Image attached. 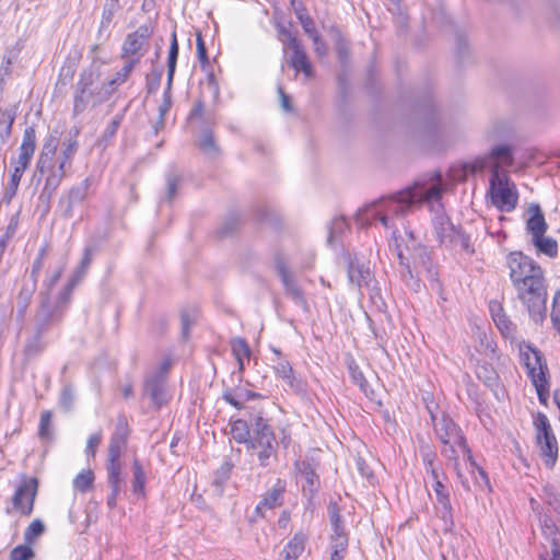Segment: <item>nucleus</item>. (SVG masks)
<instances>
[{
    "mask_svg": "<svg viewBox=\"0 0 560 560\" xmlns=\"http://www.w3.org/2000/svg\"><path fill=\"white\" fill-rule=\"evenodd\" d=\"M144 393L154 405L161 406L165 401L164 377L161 374L149 376L144 382Z\"/></svg>",
    "mask_w": 560,
    "mask_h": 560,
    "instance_id": "28",
    "label": "nucleus"
},
{
    "mask_svg": "<svg viewBox=\"0 0 560 560\" xmlns=\"http://www.w3.org/2000/svg\"><path fill=\"white\" fill-rule=\"evenodd\" d=\"M349 373L353 384L358 385L364 394H368V381L355 363L349 364Z\"/></svg>",
    "mask_w": 560,
    "mask_h": 560,
    "instance_id": "51",
    "label": "nucleus"
},
{
    "mask_svg": "<svg viewBox=\"0 0 560 560\" xmlns=\"http://www.w3.org/2000/svg\"><path fill=\"white\" fill-rule=\"evenodd\" d=\"M278 446L279 442L271 425L265 418L257 417L247 450L257 457L260 467H269L277 459Z\"/></svg>",
    "mask_w": 560,
    "mask_h": 560,
    "instance_id": "6",
    "label": "nucleus"
},
{
    "mask_svg": "<svg viewBox=\"0 0 560 560\" xmlns=\"http://www.w3.org/2000/svg\"><path fill=\"white\" fill-rule=\"evenodd\" d=\"M178 50H179V47H178L177 36H176V33L173 32L170 50H168V57H167V82H166V88L163 93V102L159 106V116H160L161 124H163L164 116L170 110L171 105H172L171 89H172V83H173V79H174V74H175L176 62H177V58H178Z\"/></svg>",
    "mask_w": 560,
    "mask_h": 560,
    "instance_id": "15",
    "label": "nucleus"
},
{
    "mask_svg": "<svg viewBox=\"0 0 560 560\" xmlns=\"http://www.w3.org/2000/svg\"><path fill=\"white\" fill-rule=\"evenodd\" d=\"M298 18L300 20V23L304 30V32L308 35V37L314 42V44L320 43L322 39L320 36L315 27V23L313 19L304 13H298Z\"/></svg>",
    "mask_w": 560,
    "mask_h": 560,
    "instance_id": "47",
    "label": "nucleus"
},
{
    "mask_svg": "<svg viewBox=\"0 0 560 560\" xmlns=\"http://www.w3.org/2000/svg\"><path fill=\"white\" fill-rule=\"evenodd\" d=\"M551 320L558 331H560V292H557L553 296Z\"/></svg>",
    "mask_w": 560,
    "mask_h": 560,
    "instance_id": "61",
    "label": "nucleus"
},
{
    "mask_svg": "<svg viewBox=\"0 0 560 560\" xmlns=\"http://www.w3.org/2000/svg\"><path fill=\"white\" fill-rule=\"evenodd\" d=\"M124 120V113L116 114L114 118L108 122L102 136L100 137L97 144L98 147L106 148L108 143L114 139L117 130L119 129Z\"/></svg>",
    "mask_w": 560,
    "mask_h": 560,
    "instance_id": "40",
    "label": "nucleus"
},
{
    "mask_svg": "<svg viewBox=\"0 0 560 560\" xmlns=\"http://www.w3.org/2000/svg\"><path fill=\"white\" fill-rule=\"evenodd\" d=\"M295 466L302 477L303 492L307 493L310 497H313L318 490V475L315 472L312 465L307 462L296 463Z\"/></svg>",
    "mask_w": 560,
    "mask_h": 560,
    "instance_id": "25",
    "label": "nucleus"
},
{
    "mask_svg": "<svg viewBox=\"0 0 560 560\" xmlns=\"http://www.w3.org/2000/svg\"><path fill=\"white\" fill-rule=\"evenodd\" d=\"M36 148V131L33 126L26 127L20 147L19 160L31 162Z\"/></svg>",
    "mask_w": 560,
    "mask_h": 560,
    "instance_id": "35",
    "label": "nucleus"
},
{
    "mask_svg": "<svg viewBox=\"0 0 560 560\" xmlns=\"http://www.w3.org/2000/svg\"><path fill=\"white\" fill-rule=\"evenodd\" d=\"M34 551L26 545H19L11 550L10 560H31Z\"/></svg>",
    "mask_w": 560,
    "mask_h": 560,
    "instance_id": "56",
    "label": "nucleus"
},
{
    "mask_svg": "<svg viewBox=\"0 0 560 560\" xmlns=\"http://www.w3.org/2000/svg\"><path fill=\"white\" fill-rule=\"evenodd\" d=\"M128 423L127 419L121 416L117 419L115 432L113 433L108 448L125 451L128 440Z\"/></svg>",
    "mask_w": 560,
    "mask_h": 560,
    "instance_id": "33",
    "label": "nucleus"
},
{
    "mask_svg": "<svg viewBox=\"0 0 560 560\" xmlns=\"http://www.w3.org/2000/svg\"><path fill=\"white\" fill-rule=\"evenodd\" d=\"M231 434L232 438L240 444H246L248 446L252 440V432L248 428V424L245 420L237 419L231 424Z\"/></svg>",
    "mask_w": 560,
    "mask_h": 560,
    "instance_id": "39",
    "label": "nucleus"
},
{
    "mask_svg": "<svg viewBox=\"0 0 560 560\" xmlns=\"http://www.w3.org/2000/svg\"><path fill=\"white\" fill-rule=\"evenodd\" d=\"M101 441H102L101 432L94 433L89 438L86 447H85V454L88 457H90V456L93 457L95 455L96 448L100 445Z\"/></svg>",
    "mask_w": 560,
    "mask_h": 560,
    "instance_id": "62",
    "label": "nucleus"
},
{
    "mask_svg": "<svg viewBox=\"0 0 560 560\" xmlns=\"http://www.w3.org/2000/svg\"><path fill=\"white\" fill-rule=\"evenodd\" d=\"M154 26L151 23L140 25L135 32L129 33L121 47V57L136 61V66L149 49V40L153 35Z\"/></svg>",
    "mask_w": 560,
    "mask_h": 560,
    "instance_id": "13",
    "label": "nucleus"
},
{
    "mask_svg": "<svg viewBox=\"0 0 560 560\" xmlns=\"http://www.w3.org/2000/svg\"><path fill=\"white\" fill-rule=\"evenodd\" d=\"M45 530V526L42 521L35 520L30 526L26 528L24 533V539L28 542H32L35 538L40 536Z\"/></svg>",
    "mask_w": 560,
    "mask_h": 560,
    "instance_id": "55",
    "label": "nucleus"
},
{
    "mask_svg": "<svg viewBox=\"0 0 560 560\" xmlns=\"http://www.w3.org/2000/svg\"><path fill=\"white\" fill-rule=\"evenodd\" d=\"M94 482V474L92 470H82L77 477L73 479V488L79 492H86L92 488Z\"/></svg>",
    "mask_w": 560,
    "mask_h": 560,
    "instance_id": "45",
    "label": "nucleus"
},
{
    "mask_svg": "<svg viewBox=\"0 0 560 560\" xmlns=\"http://www.w3.org/2000/svg\"><path fill=\"white\" fill-rule=\"evenodd\" d=\"M467 456L472 467L475 487L480 490L490 489V481L485 469L476 464L470 453Z\"/></svg>",
    "mask_w": 560,
    "mask_h": 560,
    "instance_id": "42",
    "label": "nucleus"
},
{
    "mask_svg": "<svg viewBox=\"0 0 560 560\" xmlns=\"http://www.w3.org/2000/svg\"><path fill=\"white\" fill-rule=\"evenodd\" d=\"M59 404L66 410H70L72 408L74 404V389L71 385L68 384L62 387Z\"/></svg>",
    "mask_w": 560,
    "mask_h": 560,
    "instance_id": "54",
    "label": "nucleus"
},
{
    "mask_svg": "<svg viewBox=\"0 0 560 560\" xmlns=\"http://www.w3.org/2000/svg\"><path fill=\"white\" fill-rule=\"evenodd\" d=\"M276 270L281 279L285 295L290 298L292 302L300 306L304 312H308L310 306L304 291L299 284L296 277L282 258H277Z\"/></svg>",
    "mask_w": 560,
    "mask_h": 560,
    "instance_id": "14",
    "label": "nucleus"
},
{
    "mask_svg": "<svg viewBox=\"0 0 560 560\" xmlns=\"http://www.w3.org/2000/svg\"><path fill=\"white\" fill-rule=\"evenodd\" d=\"M532 383H533V385L536 388V393H537L539 402L541 405H547V401L549 399V383H548V378L534 380V382H532Z\"/></svg>",
    "mask_w": 560,
    "mask_h": 560,
    "instance_id": "53",
    "label": "nucleus"
},
{
    "mask_svg": "<svg viewBox=\"0 0 560 560\" xmlns=\"http://www.w3.org/2000/svg\"><path fill=\"white\" fill-rule=\"evenodd\" d=\"M307 537L304 533H295L284 546L282 553L285 560H296L305 550Z\"/></svg>",
    "mask_w": 560,
    "mask_h": 560,
    "instance_id": "32",
    "label": "nucleus"
},
{
    "mask_svg": "<svg viewBox=\"0 0 560 560\" xmlns=\"http://www.w3.org/2000/svg\"><path fill=\"white\" fill-rule=\"evenodd\" d=\"M290 50H292L290 66L296 72H302L306 78H311L313 75V67L302 45L300 44L296 47H292Z\"/></svg>",
    "mask_w": 560,
    "mask_h": 560,
    "instance_id": "30",
    "label": "nucleus"
},
{
    "mask_svg": "<svg viewBox=\"0 0 560 560\" xmlns=\"http://www.w3.org/2000/svg\"><path fill=\"white\" fill-rule=\"evenodd\" d=\"M273 370L276 375L282 378L290 388L294 390L301 388V382L295 377L292 365L288 360L280 358L276 362Z\"/></svg>",
    "mask_w": 560,
    "mask_h": 560,
    "instance_id": "31",
    "label": "nucleus"
},
{
    "mask_svg": "<svg viewBox=\"0 0 560 560\" xmlns=\"http://www.w3.org/2000/svg\"><path fill=\"white\" fill-rule=\"evenodd\" d=\"M234 465L231 460H224L221 466L214 471L213 483L222 487L229 479Z\"/></svg>",
    "mask_w": 560,
    "mask_h": 560,
    "instance_id": "49",
    "label": "nucleus"
},
{
    "mask_svg": "<svg viewBox=\"0 0 560 560\" xmlns=\"http://www.w3.org/2000/svg\"><path fill=\"white\" fill-rule=\"evenodd\" d=\"M37 284L34 282H25L16 299V316L19 319H23L26 313V310L32 301V298L36 291Z\"/></svg>",
    "mask_w": 560,
    "mask_h": 560,
    "instance_id": "34",
    "label": "nucleus"
},
{
    "mask_svg": "<svg viewBox=\"0 0 560 560\" xmlns=\"http://www.w3.org/2000/svg\"><path fill=\"white\" fill-rule=\"evenodd\" d=\"M432 488L436 498L438 514L444 523L445 530H451L454 526V517L450 491L441 480L432 483Z\"/></svg>",
    "mask_w": 560,
    "mask_h": 560,
    "instance_id": "19",
    "label": "nucleus"
},
{
    "mask_svg": "<svg viewBox=\"0 0 560 560\" xmlns=\"http://www.w3.org/2000/svg\"><path fill=\"white\" fill-rule=\"evenodd\" d=\"M411 259L413 267H411L409 258L404 255L401 250L397 256L400 265V275L406 284L412 287L415 290L420 288L418 277L424 272L430 280H434L438 276L435 266L432 261L430 252L423 245H417L411 252Z\"/></svg>",
    "mask_w": 560,
    "mask_h": 560,
    "instance_id": "5",
    "label": "nucleus"
},
{
    "mask_svg": "<svg viewBox=\"0 0 560 560\" xmlns=\"http://www.w3.org/2000/svg\"><path fill=\"white\" fill-rule=\"evenodd\" d=\"M63 272V266H60L58 269H56L55 271H52L44 281V287L45 289L47 290V293L45 295L44 299H46L47 296H50L51 299H54V296H51L50 294V291L51 289L54 288V285L59 281L61 275ZM57 296H55L56 299Z\"/></svg>",
    "mask_w": 560,
    "mask_h": 560,
    "instance_id": "57",
    "label": "nucleus"
},
{
    "mask_svg": "<svg viewBox=\"0 0 560 560\" xmlns=\"http://www.w3.org/2000/svg\"><path fill=\"white\" fill-rule=\"evenodd\" d=\"M136 67V61H127L126 65L115 73L108 81L104 82L98 89V102H106L129 78Z\"/></svg>",
    "mask_w": 560,
    "mask_h": 560,
    "instance_id": "21",
    "label": "nucleus"
},
{
    "mask_svg": "<svg viewBox=\"0 0 560 560\" xmlns=\"http://www.w3.org/2000/svg\"><path fill=\"white\" fill-rule=\"evenodd\" d=\"M30 162L19 160L15 162L13 172L11 174V178L5 187L2 201L10 203L13 197L15 196L20 180L27 168Z\"/></svg>",
    "mask_w": 560,
    "mask_h": 560,
    "instance_id": "29",
    "label": "nucleus"
},
{
    "mask_svg": "<svg viewBox=\"0 0 560 560\" xmlns=\"http://www.w3.org/2000/svg\"><path fill=\"white\" fill-rule=\"evenodd\" d=\"M476 374L487 386H493L497 383L498 375L488 364H479L476 369Z\"/></svg>",
    "mask_w": 560,
    "mask_h": 560,
    "instance_id": "50",
    "label": "nucleus"
},
{
    "mask_svg": "<svg viewBox=\"0 0 560 560\" xmlns=\"http://www.w3.org/2000/svg\"><path fill=\"white\" fill-rule=\"evenodd\" d=\"M521 361L525 365L527 375L532 382L538 378H547V363L542 353L538 349L532 347L530 345L522 347Z\"/></svg>",
    "mask_w": 560,
    "mask_h": 560,
    "instance_id": "17",
    "label": "nucleus"
},
{
    "mask_svg": "<svg viewBox=\"0 0 560 560\" xmlns=\"http://www.w3.org/2000/svg\"><path fill=\"white\" fill-rule=\"evenodd\" d=\"M551 528L552 539L550 541V551L539 556L540 560H560V532Z\"/></svg>",
    "mask_w": 560,
    "mask_h": 560,
    "instance_id": "48",
    "label": "nucleus"
},
{
    "mask_svg": "<svg viewBox=\"0 0 560 560\" xmlns=\"http://www.w3.org/2000/svg\"><path fill=\"white\" fill-rule=\"evenodd\" d=\"M36 493L37 480L35 478L24 479L12 497L13 508L23 515H30L33 512Z\"/></svg>",
    "mask_w": 560,
    "mask_h": 560,
    "instance_id": "16",
    "label": "nucleus"
},
{
    "mask_svg": "<svg viewBox=\"0 0 560 560\" xmlns=\"http://www.w3.org/2000/svg\"><path fill=\"white\" fill-rule=\"evenodd\" d=\"M62 318L49 319L46 322L39 320V310L35 316L36 323V332L33 337H31L25 345L24 354L27 358H33L42 352L45 347V343L42 340L43 332L51 325L58 324Z\"/></svg>",
    "mask_w": 560,
    "mask_h": 560,
    "instance_id": "23",
    "label": "nucleus"
},
{
    "mask_svg": "<svg viewBox=\"0 0 560 560\" xmlns=\"http://www.w3.org/2000/svg\"><path fill=\"white\" fill-rule=\"evenodd\" d=\"M78 150V142L73 138H69L62 143L61 154L65 155L66 159L73 160Z\"/></svg>",
    "mask_w": 560,
    "mask_h": 560,
    "instance_id": "60",
    "label": "nucleus"
},
{
    "mask_svg": "<svg viewBox=\"0 0 560 560\" xmlns=\"http://www.w3.org/2000/svg\"><path fill=\"white\" fill-rule=\"evenodd\" d=\"M433 430L441 442V454L448 460L456 463L458 460V452L469 454L470 450L460 428L445 412H433L429 410Z\"/></svg>",
    "mask_w": 560,
    "mask_h": 560,
    "instance_id": "4",
    "label": "nucleus"
},
{
    "mask_svg": "<svg viewBox=\"0 0 560 560\" xmlns=\"http://www.w3.org/2000/svg\"><path fill=\"white\" fill-rule=\"evenodd\" d=\"M223 399L238 410L244 408V402L241 398L237 397V392L235 393L233 390H225L223 393Z\"/></svg>",
    "mask_w": 560,
    "mask_h": 560,
    "instance_id": "63",
    "label": "nucleus"
},
{
    "mask_svg": "<svg viewBox=\"0 0 560 560\" xmlns=\"http://www.w3.org/2000/svg\"><path fill=\"white\" fill-rule=\"evenodd\" d=\"M488 194L492 205L501 212H511L517 206L518 192L508 174L492 172L489 178Z\"/></svg>",
    "mask_w": 560,
    "mask_h": 560,
    "instance_id": "8",
    "label": "nucleus"
},
{
    "mask_svg": "<svg viewBox=\"0 0 560 560\" xmlns=\"http://www.w3.org/2000/svg\"><path fill=\"white\" fill-rule=\"evenodd\" d=\"M124 451L108 448V459L106 464L107 482L108 483H122V463L121 455Z\"/></svg>",
    "mask_w": 560,
    "mask_h": 560,
    "instance_id": "26",
    "label": "nucleus"
},
{
    "mask_svg": "<svg viewBox=\"0 0 560 560\" xmlns=\"http://www.w3.org/2000/svg\"><path fill=\"white\" fill-rule=\"evenodd\" d=\"M51 411L45 410L40 415L38 434L42 439H48L51 435Z\"/></svg>",
    "mask_w": 560,
    "mask_h": 560,
    "instance_id": "52",
    "label": "nucleus"
},
{
    "mask_svg": "<svg viewBox=\"0 0 560 560\" xmlns=\"http://www.w3.org/2000/svg\"><path fill=\"white\" fill-rule=\"evenodd\" d=\"M349 224L343 217H336L331 220L329 225V234L327 243L335 247L339 243V240L346 231H348Z\"/></svg>",
    "mask_w": 560,
    "mask_h": 560,
    "instance_id": "38",
    "label": "nucleus"
},
{
    "mask_svg": "<svg viewBox=\"0 0 560 560\" xmlns=\"http://www.w3.org/2000/svg\"><path fill=\"white\" fill-rule=\"evenodd\" d=\"M533 243L540 253L549 257H556L558 254V244L551 237H546L545 235L536 236L533 238Z\"/></svg>",
    "mask_w": 560,
    "mask_h": 560,
    "instance_id": "41",
    "label": "nucleus"
},
{
    "mask_svg": "<svg viewBox=\"0 0 560 560\" xmlns=\"http://www.w3.org/2000/svg\"><path fill=\"white\" fill-rule=\"evenodd\" d=\"M58 145L59 138L56 135H49L45 139L36 163V171L46 175L40 198L47 200L52 197L67 173V165L55 159Z\"/></svg>",
    "mask_w": 560,
    "mask_h": 560,
    "instance_id": "3",
    "label": "nucleus"
},
{
    "mask_svg": "<svg viewBox=\"0 0 560 560\" xmlns=\"http://www.w3.org/2000/svg\"><path fill=\"white\" fill-rule=\"evenodd\" d=\"M110 488V493L107 495V505L110 509H114L117 503V498L121 491V485L120 483H108Z\"/></svg>",
    "mask_w": 560,
    "mask_h": 560,
    "instance_id": "64",
    "label": "nucleus"
},
{
    "mask_svg": "<svg viewBox=\"0 0 560 560\" xmlns=\"http://www.w3.org/2000/svg\"><path fill=\"white\" fill-rule=\"evenodd\" d=\"M119 9V0H106L102 12V19L100 23V31L107 30L114 19V15Z\"/></svg>",
    "mask_w": 560,
    "mask_h": 560,
    "instance_id": "44",
    "label": "nucleus"
},
{
    "mask_svg": "<svg viewBox=\"0 0 560 560\" xmlns=\"http://www.w3.org/2000/svg\"><path fill=\"white\" fill-rule=\"evenodd\" d=\"M489 311L495 326L501 331V334L505 338H513L516 326L509 319L503 311L502 305L497 301H491L489 303Z\"/></svg>",
    "mask_w": 560,
    "mask_h": 560,
    "instance_id": "24",
    "label": "nucleus"
},
{
    "mask_svg": "<svg viewBox=\"0 0 560 560\" xmlns=\"http://www.w3.org/2000/svg\"><path fill=\"white\" fill-rule=\"evenodd\" d=\"M514 164V148L508 143L493 145L485 155L476 158L471 163L472 172H482L490 168V172L498 171L499 174H506L504 167Z\"/></svg>",
    "mask_w": 560,
    "mask_h": 560,
    "instance_id": "10",
    "label": "nucleus"
},
{
    "mask_svg": "<svg viewBox=\"0 0 560 560\" xmlns=\"http://www.w3.org/2000/svg\"><path fill=\"white\" fill-rule=\"evenodd\" d=\"M178 183H179V177L176 176V175H167L166 177V184H167V188H166V199L168 201H172L176 194H177V189H178Z\"/></svg>",
    "mask_w": 560,
    "mask_h": 560,
    "instance_id": "59",
    "label": "nucleus"
},
{
    "mask_svg": "<svg viewBox=\"0 0 560 560\" xmlns=\"http://www.w3.org/2000/svg\"><path fill=\"white\" fill-rule=\"evenodd\" d=\"M442 192V175L434 172L429 182L417 180L412 186L366 205L357 212V223L368 226L380 221L385 229H394L395 218L404 217L415 206L425 201L433 212L432 228L439 244L456 253L472 254L475 249L470 237L445 213L441 202Z\"/></svg>",
    "mask_w": 560,
    "mask_h": 560,
    "instance_id": "1",
    "label": "nucleus"
},
{
    "mask_svg": "<svg viewBox=\"0 0 560 560\" xmlns=\"http://www.w3.org/2000/svg\"><path fill=\"white\" fill-rule=\"evenodd\" d=\"M328 514L332 533L329 539V560H345L348 552V534L336 503H330Z\"/></svg>",
    "mask_w": 560,
    "mask_h": 560,
    "instance_id": "12",
    "label": "nucleus"
},
{
    "mask_svg": "<svg viewBox=\"0 0 560 560\" xmlns=\"http://www.w3.org/2000/svg\"><path fill=\"white\" fill-rule=\"evenodd\" d=\"M86 271L77 267L71 278L66 285L58 293L56 299L47 296L42 300L39 306V320L46 322L49 319L62 318L70 305L71 296L74 288L82 281Z\"/></svg>",
    "mask_w": 560,
    "mask_h": 560,
    "instance_id": "7",
    "label": "nucleus"
},
{
    "mask_svg": "<svg viewBox=\"0 0 560 560\" xmlns=\"http://www.w3.org/2000/svg\"><path fill=\"white\" fill-rule=\"evenodd\" d=\"M348 278L359 290L366 289L372 293L375 289L373 285L374 277L370 267L357 258L349 261Z\"/></svg>",
    "mask_w": 560,
    "mask_h": 560,
    "instance_id": "20",
    "label": "nucleus"
},
{
    "mask_svg": "<svg viewBox=\"0 0 560 560\" xmlns=\"http://www.w3.org/2000/svg\"><path fill=\"white\" fill-rule=\"evenodd\" d=\"M287 491V482L278 478L276 482L266 491L262 499L255 508V514L259 517H265L267 510L279 508L284 502V494Z\"/></svg>",
    "mask_w": 560,
    "mask_h": 560,
    "instance_id": "18",
    "label": "nucleus"
},
{
    "mask_svg": "<svg viewBox=\"0 0 560 560\" xmlns=\"http://www.w3.org/2000/svg\"><path fill=\"white\" fill-rule=\"evenodd\" d=\"M95 73L93 69H83L74 85L72 115L77 117L89 107H96L104 102H98V89L94 88Z\"/></svg>",
    "mask_w": 560,
    "mask_h": 560,
    "instance_id": "9",
    "label": "nucleus"
},
{
    "mask_svg": "<svg viewBox=\"0 0 560 560\" xmlns=\"http://www.w3.org/2000/svg\"><path fill=\"white\" fill-rule=\"evenodd\" d=\"M528 212L530 217L526 223L527 231L532 234L533 238L545 235L547 231V223L540 206L532 203L528 208Z\"/></svg>",
    "mask_w": 560,
    "mask_h": 560,
    "instance_id": "27",
    "label": "nucleus"
},
{
    "mask_svg": "<svg viewBox=\"0 0 560 560\" xmlns=\"http://www.w3.org/2000/svg\"><path fill=\"white\" fill-rule=\"evenodd\" d=\"M540 455L547 468H552L558 458V442L547 416L538 412L534 420Z\"/></svg>",
    "mask_w": 560,
    "mask_h": 560,
    "instance_id": "11",
    "label": "nucleus"
},
{
    "mask_svg": "<svg viewBox=\"0 0 560 560\" xmlns=\"http://www.w3.org/2000/svg\"><path fill=\"white\" fill-rule=\"evenodd\" d=\"M510 279L532 319L541 322L547 311V288L541 267L522 252L508 256Z\"/></svg>",
    "mask_w": 560,
    "mask_h": 560,
    "instance_id": "2",
    "label": "nucleus"
},
{
    "mask_svg": "<svg viewBox=\"0 0 560 560\" xmlns=\"http://www.w3.org/2000/svg\"><path fill=\"white\" fill-rule=\"evenodd\" d=\"M276 27L278 31V39L282 43L284 51L300 45V42L289 27L281 23H277Z\"/></svg>",
    "mask_w": 560,
    "mask_h": 560,
    "instance_id": "43",
    "label": "nucleus"
},
{
    "mask_svg": "<svg viewBox=\"0 0 560 560\" xmlns=\"http://www.w3.org/2000/svg\"><path fill=\"white\" fill-rule=\"evenodd\" d=\"M132 492L139 497H144L145 494V481L147 474L140 460L138 458H133L132 462Z\"/></svg>",
    "mask_w": 560,
    "mask_h": 560,
    "instance_id": "36",
    "label": "nucleus"
},
{
    "mask_svg": "<svg viewBox=\"0 0 560 560\" xmlns=\"http://www.w3.org/2000/svg\"><path fill=\"white\" fill-rule=\"evenodd\" d=\"M420 453H421V457H422V463H423V466H424V470H429L431 468H435V458H436V454L434 451H432L428 445L427 446H422L420 448Z\"/></svg>",
    "mask_w": 560,
    "mask_h": 560,
    "instance_id": "58",
    "label": "nucleus"
},
{
    "mask_svg": "<svg viewBox=\"0 0 560 560\" xmlns=\"http://www.w3.org/2000/svg\"><path fill=\"white\" fill-rule=\"evenodd\" d=\"M198 147L202 152L210 156H214L219 152L213 135L209 129L203 130L201 138L198 142Z\"/></svg>",
    "mask_w": 560,
    "mask_h": 560,
    "instance_id": "46",
    "label": "nucleus"
},
{
    "mask_svg": "<svg viewBox=\"0 0 560 560\" xmlns=\"http://www.w3.org/2000/svg\"><path fill=\"white\" fill-rule=\"evenodd\" d=\"M232 353L237 361L238 371L242 373L245 368V362L249 361L250 348L243 338L233 339L231 342Z\"/></svg>",
    "mask_w": 560,
    "mask_h": 560,
    "instance_id": "37",
    "label": "nucleus"
},
{
    "mask_svg": "<svg viewBox=\"0 0 560 560\" xmlns=\"http://www.w3.org/2000/svg\"><path fill=\"white\" fill-rule=\"evenodd\" d=\"M91 184V178L86 177L81 183L72 186L67 195L61 197L60 205L65 207L63 213L66 217H72L73 207L85 199Z\"/></svg>",
    "mask_w": 560,
    "mask_h": 560,
    "instance_id": "22",
    "label": "nucleus"
}]
</instances>
